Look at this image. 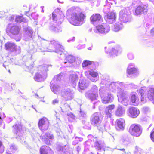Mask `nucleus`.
Instances as JSON below:
<instances>
[{
	"label": "nucleus",
	"mask_w": 154,
	"mask_h": 154,
	"mask_svg": "<svg viewBox=\"0 0 154 154\" xmlns=\"http://www.w3.org/2000/svg\"><path fill=\"white\" fill-rule=\"evenodd\" d=\"M101 84L105 85V87L112 92H115L117 91V94L119 90L123 91L125 88L124 84L123 82H111L110 81L109 77L102 79Z\"/></svg>",
	"instance_id": "3"
},
{
	"label": "nucleus",
	"mask_w": 154,
	"mask_h": 154,
	"mask_svg": "<svg viewBox=\"0 0 154 154\" xmlns=\"http://www.w3.org/2000/svg\"><path fill=\"white\" fill-rule=\"evenodd\" d=\"M118 150H120L122 151V152H123L124 153H125V150L124 149L122 148V149H117Z\"/></svg>",
	"instance_id": "60"
},
{
	"label": "nucleus",
	"mask_w": 154,
	"mask_h": 154,
	"mask_svg": "<svg viewBox=\"0 0 154 154\" xmlns=\"http://www.w3.org/2000/svg\"><path fill=\"white\" fill-rule=\"evenodd\" d=\"M98 128L99 130L101 131L102 132L105 131H106L105 127L104 125L102 126L101 127H98Z\"/></svg>",
	"instance_id": "55"
},
{
	"label": "nucleus",
	"mask_w": 154,
	"mask_h": 154,
	"mask_svg": "<svg viewBox=\"0 0 154 154\" xmlns=\"http://www.w3.org/2000/svg\"><path fill=\"white\" fill-rule=\"evenodd\" d=\"M67 115L69 117L68 118V120L69 121L72 122L75 119V116L71 112L68 113Z\"/></svg>",
	"instance_id": "46"
},
{
	"label": "nucleus",
	"mask_w": 154,
	"mask_h": 154,
	"mask_svg": "<svg viewBox=\"0 0 154 154\" xmlns=\"http://www.w3.org/2000/svg\"><path fill=\"white\" fill-rule=\"evenodd\" d=\"M57 2L59 3H63V2H60V1H59V0H57Z\"/></svg>",
	"instance_id": "64"
},
{
	"label": "nucleus",
	"mask_w": 154,
	"mask_h": 154,
	"mask_svg": "<svg viewBox=\"0 0 154 154\" xmlns=\"http://www.w3.org/2000/svg\"><path fill=\"white\" fill-rule=\"evenodd\" d=\"M132 87L133 88H137V85H135L134 84H132Z\"/></svg>",
	"instance_id": "62"
},
{
	"label": "nucleus",
	"mask_w": 154,
	"mask_h": 154,
	"mask_svg": "<svg viewBox=\"0 0 154 154\" xmlns=\"http://www.w3.org/2000/svg\"><path fill=\"white\" fill-rule=\"evenodd\" d=\"M138 69L135 67L134 64L130 63L127 68V76L128 77L137 76L138 75Z\"/></svg>",
	"instance_id": "13"
},
{
	"label": "nucleus",
	"mask_w": 154,
	"mask_h": 154,
	"mask_svg": "<svg viewBox=\"0 0 154 154\" xmlns=\"http://www.w3.org/2000/svg\"><path fill=\"white\" fill-rule=\"evenodd\" d=\"M23 39L28 41L32 37L33 32L32 29L30 27H23Z\"/></svg>",
	"instance_id": "19"
},
{
	"label": "nucleus",
	"mask_w": 154,
	"mask_h": 154,
	"mask_svg": "<svg viewBox=\"0 0 154 154\" xmlns=\"http://www.w3.org/2000/svg\"><path fill=\"white\" fill-rule=\"evenodd\" d=\"M42 140H44V141H45V143L47 144H49L50 143V142L49 140L47 138H45L44 139H43Z\"/></svg>",
	"instance_id": "57"
},
{
	"label": "nucleus",
	"mask_w": 154,
	"mask_h": 154,
	"mask_svg": "<svg viewBox=\"0 0 154 154\" xmlns=\"http://www.w3.org/2000/svg\"><path fill=\"white\" fill-rule=\"evenodd\" d=\"M40 154H54L53 151L48 146H44L40 149Z\"/></svg>",
	"instance_id": "30"
},
{
	"label": "nucleus",
	"mask_w": 154,
	"mask_h": 154,
	"mask_svg": "<svg viewBox=\"0 0 154 154\" xmlns=\"http://www.w3.org/2000/svg\"><path fill=\"white\" fill-rule=\"evenodd\" d=\"M129 116L133 118H136L139 115L140 111L137 108L131 106L128 109Z\"/></svg>",
	"instance_id": "24"
},
{
	"label": "nucleus",
	"mask_w": 154,
	"mask_h": 154,
	"mask_svg": "<svg viewBox=\"0 0 154 154\" xmlns=\"http://www.w3.org/2000/svg\"><path fill=\"white\" fill-rule=\"evenodd\" d=\"M123 28V26L121 23H117L114 25L113 29V31L118 32L122 30Z\"/></svg>",
	"instance_id": "39"
},
{
	"label": "nucleus",
	"mask_w": 154,
	"mask_h": 154,
	"mask_svg": "<svg viewBox=\"0 0 154 154\" xmlns=\"http://www.w3.org/2000/svg\"><path fill=\"white\" fill-rule=\"evenodd\" d=\"M127 142L128 141L126 138L124 136H122L120 139V142L124 145L126 144Z\"/></svg>",
	"instance_id": "48"
},
{
	"label": "nucleus",
	"mask_w": 154,
	"mask_h": 154,
	"mask_svg": "<svg viewBox=\"0 0 154 154\" xmlns=\"http://www.w3.org/2000/svg\"><path fill=\"white\" fill-rule=\"evenodd\" d=\"M116 18L115 14L112 12L107 13L105 17V19L107 23L111 24L116 21Z\"/></svg>",
	"instance_id": "25"
},
{
	"label": "nucleus",
	"mask_w": 154,
	"mask_h": 154,
	"mask_svg": "<svg viewBox=\"0 0 154 154\" xmlns=\"http://www.w3.org/2000/svg\"><path fill=\"white\" fill-rule=\"evenodd\" d=\"M50 89L54 93L57 94L60 90V86L57 83L54 82L53 81L50 82Z\"/></svg>",
	"instance_id": "31"
},
{
	"label": "nucleus",
	"mask_w": 154,
	"mask_h": 154,
	"mask_svg": "<svg viewBox=\"0 0 154 154\" xmlns=\"http://www.w3.org/2000/svg\"><path fill=\"white\" fill-rule=\"evenodd\" d=\"M74 91L68 88H65L62 90L61 92V96L63 100L66 101L73 99L74 97Z\"/></svg>",
	"instance_id": "8"
},
{
	"label": "nucleus",
	"mask_w": 154,
	"mask_h": 154,
	"mask_svg": "<svg viewBox=\"0 0 154 154\" xmlns=\"http://www.w3.org/2000/svg\"><path fill=\"white\" fill-rule=\"evenodd\" d=\"M85 75L88 78L93 82H95L99 79L98 73L92 70L85 71Z\"/></svg>",
	"instance_id": "16"
},
{
	"label": "nucleus",
	"mask_w": 154,
	"mask_h": 154,
	"mask_svg": "<svg viewBox=\"0 0 154 154\" xmlns=\"http://www.w3.org/2000/svg\"><path fill=\"white\" fill-rule=\"evenodd\" d=\"M107 3L108 4H113L115 3V4H116V2L115 0H106V3Z\"/></svg>",
	"instance_id": "52"
},
{
	"label": "nucleus",
	"mask_w": 154,
	"mask_h": 154,
	"mask_svg": "<svg viewBox=\"0 0 154 154\" xmlns=\"http://www.w3.org/2000/svg\"><path fill=\"white\" fill-rule=\"evenodd\" d=\"M151 33L152 35H154V28H152L151 30Z\"/></svg>",
	"instance_id": "61"
},
{
	"label": "nucleus",
	"mask_w": 154,
	"mask_h": 154,
	"mask_svg": "<svg viewBox=\"0 0 154 154\" xmlns=\"http://www.w3.org/2000/svg\"><path fill=\"white\" fill-rule=\"evenodd\" d=\"M79 72H76V73H74L71 75L69 77L70 80H71V82L73 84H75L78 79V74H79Z\"/></svg>",
	"instance_id": "35"
},
{
	"label": "nucleus",
	"mask_w": 154,
	"mask_h": 154,
	"mask_svg": "<svg viewBox=\"0 0 154 154\" xmlns=\"http://www.w3.org/2000/svg\"><path fill=\"white\" fill-rule=\"evenodd\" d=\"M115 107V106L113 104L109 105L106 107L105 112L106 115L107 117L110 118L111 117L112 113Z\"/></svg>",
	"instance_id": "32"
},
{
	"label": "nucleus",
	"mask_w": 154,
	"mask_h": 154,
	"mask_svg": "<svg viewBox=\"0 0 154 154\" xmlns=\"http://www.w3.org/2000/svg\"><path fill=\"white\" fill-rule=\"evenodd\" d=\"M63 73H61L58 75H56L54 77L52 81H53L54 82L57 83L58 81H60L61 78L63 77Z\"/></svg>",
	"instance_id": "40"
},
{
	"label": "nucleus",
	"mask_w": 154,
	"mask_h": 154,
	"mask_svg": "<svg viewBox=\"0 0 154 154\" xmlns=\"http://www.w3.org/2000/svg\"><path fill=\"white\" fill-rule=\"evenodd\" d=\"M45 136L47 137L50 139H52L54 138V137L52 134H51L50 133H48L45 134Z\"/></svg>",
	"instance_id": "51"
},
{
	"label": "nucleus",
	"mask_w": 154,
	"mask_h": 154,
	"mask_svg": "<svg viewBox=\"0 0 154 154\" xmlns=\"http://www.w3.org/2000/svg\"><path fill=\"white\" fill-rule=\"evenodd\" d=\"M125 109L124 107L120 105H118L115 111L116 115L118 117H122L125 114Z\"/></svg>",
	"instance_id": "29"
},
{
	"label": "nucleus",
	"mask_w": 154,
	"mask_h": 154,
	"mask_svg": "<svg viewBox=\"0 0 154 154\" xmlns=\"http://www.w3.org/2000/svg\"><path fill=\"white\" fill-rule=\"evenodd\" d=\"M100 114L99 112H96L93 114L91 117V124L95 126L97 125L101 122Z\"/></svg>",
	"instance_id": "22"
},
{
	"label": "nucleus",
	"mask_w": 154,
	"mask_h": 154,
	"mask_svg": "<svg viewBox=\"0 0 154 154\" xmlns=\"http://www.w3.org/2000/svg\"><path fill=\"white\" fill-rule=\"evenodd\" d=\"M57 149L63 154H71L72 153V149L69 148L68 144L59 145L58 146Z\"/></svg>",
	"instance_id": "21"
},
{
	"label": "nucleus",
	"mask_w": 154,
	"mask_h": 154,
	"mask_svg": "<svg viewBox=\"0 0 154 154\" xmlns=\"http://www.w3.org/2000/svg\"><path fill=\"white\" fill-rule=\"evenodd\" d=\"M79 141H82L83 140V139L82 138L78 137Z\"/></svg>",
	"instance_id": "63"
},
{
	"label": "nucleus",
	"mask_w": 154,
	"mask_h": 154,
	"mask_svg": "<svg viewBox=\"0 0 154 154\" xmlns=\"http://www.w3.org/2000/svg\"><path fill=\"white\" fill-rule=\"evenodd\" d=\"M91 91L92 92V93L88 92L86 93V97L92 101L97 99V98L98 97V88L96 85H92L91 89Z\"/></svg>",
	"instance_id": "14"
},
{
	"label": "nucleus",
	"mask_w": 154,
	"mask_h": 154,
	"mask_svg": "<svg viewBox=\"0 0 154 154\" xmlns=\"http://www.w3.org/2000/svg\"><path fill=\"white\" fill-rule=\"evenodd\" d=\"M59 100L57 99H55L54 100L52 101L53 104L54 105L56 103H58Z\"/></svg>",
	"instance_id": "58"
},
{
	"label": "nucleus",
	"mask_w": 154,
	"mask_h": 154,
	"mask_svg": "<svg viewBox=\"0 0 154 154\" xmlns=\"http://www.w3.org/2000/svg\"><path fill=\"white\" fill-rule=\"evenodd\" d=\"M130 16L128 11L126 8H124L120 11L119 19L121 21L126 23L130 20Z\"/></svg>",
	"instance_id": "12"
},
{
	"label": "nucleus",
	"mask_w": 154,
	"mask_h": 154,
	"mask_svg": "<svg viewBox=\"0 0 154 154\" xmlns=\"http://www.w3.org/2000/svg\"><path fill=\"white\" fill-rule=\"evenodd\" d=\"M94 146L96 149L99 150L102 149L104 150L105 145L103 141L99 140L96 141Z\"/></svg>",
	"instance_id": "33"
},
{
	"label": "nucleus",
	"mask_w": 154,
	"mask_h": 154,
	"mask_svg": "<svg viewBox=\"0 0 154 154\" xmlns=\"http://www.w3.org/2000/svg\"><path fill=\"white\" fill-rule=\"evenodd\" d=\"M130 101L134 106L137 105L139 103V100L137 94L136 93H132L130 95Z\"/></svg>",
	"instance_id": "28"
},
{
	"label": "nucleus",
	"mask_w": 154,
	"mask_h": 154,
	"mask_svg": "<svg viewBox=\"0 0 154 154\" xmlns=\"http://www.w3.org/2000/svg\"><path fill=\"white\" fill-rule=\"evenodd\" d=\"M91 64V62L89 61L85 60L83 61L82 66L83 69H85L86 68Z\"/></svg>",
	"instance_id": "43"
},
{
	"label": "nucleus",
	"mask_w": 154,
	"mask_h": 154,
	"mask_svg": "<svg viewBox=\"0 0 154 154\" xmlns=\"http://www.w3.org/2000/svg\"><path fill=\"white\" fill-rule=\"evenodd\" d=\"M137 91L140 95V101L142 103L146 102L147 98L150 100L152 101L154 104V85H149L147 88L145 86L142 87Z\"/></svg>",
	"instance_id": "1"
},
{
	"label": "nucleus",
	"mask_w": 154,
	"mask_h": 154,
	"mask_svg": "<svg viewBox=\"0 0 154 154\" xmlns=\"http://www.w3.org/2000/svg\"><path fill=\"white\" fill-rule=\"evenodd\" d=\"M79 88L82 90L85 89L88 85V83L84 79L80 80L79 82Z\"/></svg>",
	"instance_id": "36"
},
{
	"label": "nucleus",
	"mask_w": 154,
	"mask_h": 154,
	"mask_svg": "<svg viewBox=\"0 0 154 154\" xmlns=\"http://www.w3.org/2000/svg\"><path fill=\"white\" fill-rule=\"evenodd\" d=\"M24 19L22 16H18L16 17L15 19V21L18 23H20L21 22L23 21Z\"/></svg>",
	"instance_id": "47"
},
{
	"label": "nucleus",
	"mask_w": 154,
	"mask_h": 154,
	"mask_svg": "<svg viewBox=\"0 0 154 154\" xmlns=\"http://www.w3.org/2000/svg\"><path fill=\"white\" fill-rule=\"evenodd\" d=\"M147 5H142L138 6L135 9V14L136 15H140L147 14L148 7Z\"/></svg>",
	"instance_id": "18"
},
{
	"label": "nucleus",
	"mask_w": 154,
	"mask_h": 154,
	"mask_svg": "<svg viewBox=\"0 0 154 154\" xmlns=\"http://www.w3.org/2000/svg\"><path fill=\"white\" fill-rule=\"evenodd\" d=\"M90 20L92 23L94 25L102 21L101 16L98 14H94L90 17Z\"/></svg>",
	"instance_id": "27"
},
{
	"label": "nucleus",
	"mask_w": 154,
	"mask_h": 154,
	"mask_svg": "<svg viewBox=\"0 0 154 154\" xmlns=\"http://www.w3.org/2000/svg\"><path fill=\"white\" fill-rule=\"evenodd\" d=\"M49 66L44 65L39 66L38 67V72L35 73L34 77L35 81L38 82L43 81L47 77V71L48 70Z\"/></svg>",
	"instance_id": "5"
},
{
	"label": "nucleus",
	"mask_w": 154,
	"mask_h": 154,
	"mask_svg": "<svg viewBox=\"0 0 154 154\" xmlns=\"http://www.w3.org/2000/svg\"><path fill=\"white\" fill-rule=\"evenodd\" d=\"M5 48L6 50L11 51H15L18 53L20 52V47L16 48L15 44L10 42H8L5 44Z\"/></svg>",
	"instance_id": "20"
},
{
	"label": "nucleus",
	"mask_w": 154,
	"mask_h": 154,
	"mask_svg": "<svg viewBox=\"0 0 154 154\" xmlns=\"http://www.w3.org/2000/svg\"><path fill=\"white\" fill-rule=\"evenodd\" d=\"M102 101L104 104H107L112 102L114 100V96L113 94L110 93L106 94L101 97Z\"/></svg>",
	"instance_id": "23"
},
{
	"label": "nucleus",
	"mask_w": 154,
	"mask_h": 154,
	"mask_svg": "<svg viewBox=\"0 0 154 154\" xmlns=\"http://www.w3.org/2000/svg\"><path fill=\"white\" fill-rule=\"evenodd\" d=\"M110 30L109 25L105 23L96 26L94 30L96 33L106 34Z\"/></svg>",
	"instance_id": "11"
},
{
	"label": "nucleus",
	"mask_w": 154,
	"mask_h": 154,
	"mask_svg": "<svg viewBox=\"0 0 154 154\" xmlns=\"http://www.w3.org/2000/svg\"><path fill=\"white\" fill-rule=\"evenodd\" d=\"M85 15L82 13H77L74 10L72 14L70 23L74 25L79 26L83 23L84 21Z\"/></svg>",
	"instance_id": "6"
},
{
	"label": "nucleus",
	"mask_w": 154,
	"mask_h": 154,
	"mask_svg": "<svg viewBox=\"0 0 154 154\" xmlns=\"http://www.w3.org/2000/svg\"><path fill=\"white\" fill-rule=\"evenodd\" d=\"M49 44L47 49L45 51L48 52H55L58 54V57L61 60H66V56L64 53V49L63 46L58 42L55 40L47 41Z\"/></svg>",
	"instance_id": "2"
},
{
	"label": "nucleus",
	"mask_w": 154,
	"mask_h": 154,
	"mask_svg": "<svg viewBox=\"0 0 154 154\" xmlns=\"http://www.w3.org/2000/svg\"><path fill=\"white\" fill-rule=\"evenodd\" d=\"M78 139V137H76L75 138L74 140L72 142V144L73 145H75L78 143L79 141Z\"/></svg>",
	"instance_id": "56"
},
{
	"label": "nucleus",
	"mask_w": 154,
	"mask_h": 154,
	"mask_svg": "<svg viewBox=\"0 0 154 154\" xmlns=\"http://www.w3.org/2000/svg\"><path fill=\"white\" fill-rule=\"evenodd\" d=\"M129 132L132 135L136 137H139L142 133L141 127L138 124H132L130 127Z\"/></svg>",
	"instance_id": "9"
},
{
	"label": "nucleus",
	"mask_w": 154,
	"mask_h": 154,
	"mask_svg": "<svg viewBox=\"0 0 154 154\" xmlns=\"http://www.w3.org/2000/svg\"><path fill=\"white\" fill-rule=\"evenodd\" d=\"M104 8L103 9V11L105 13H108L110 11V4H108L107 3L104 5Z\"/></svg>",
	"instance_id": "42"
},
{
	"label": "nucleus",
	"mask_w": 154,
	"mask_h": 154,
	"mask_svg": "<svg viewBox=\"0 0 154 154\" xmlns=\"http://www.w3.org/2000/svg\"><path fill=\"white\" fill-rule=\"evenodd\" d=\"M143 152V150L137 146L135 147L134 153L135 154H141Z\"/></svg>",
	"instance_id": "45"
},
{
	"label": "nucleus",
	"mask_w": 154,
	"mask_h": 154,
	"mask_svg": "<svg viewBox=\"0 0 154 154\" xmlns=\"http://www.w3.org/2000/svg\"><path fill=\"white\" fill-rule=\"evenodd\" d=\"M64 17L62 11H60V9L59 8L56 9L52 14V17L53 21L55 22L57 21L59 24H61L63 21Z\"/></svg>",
	"instance_id": "10"
},
{
	"label": "nucleus",
	"mask_w": 154,
	"mask_h": 154,
	"mask_svg": "<svg viewBox=\"0 0 154 154\" xmlns=\"http://www.w3.org/2000/svg\"><path fill=\"white\" fill-rule=\"evenodd\" d=\"M125 125V120L123 119L120 118L116 120L115 127L117 131L123 130L124 129Z\"/></svg>",
	"instance_id": "26"
},
{
	"label": "nucleus",
	"mask_w": 154,
	"mask_h": 154,
	"mask_svg": "<svg viewBox=\"0 0 154 154\" xmlns=\"http://www.w3.org/2000/svg\"><path fill=\"white\" fill-rule=\"evenodd\" d=\"M50 29L53 32L56 33L62 31V29L60 28H58L57 27L52 26L50 27Z\"/></svg>",
	"instance_id": "41"
},
{
	"label": "nucleus",
	"mask_w": 154,
	"mask_h": 154,
	"mask_svg": "<svg viewBox=\"0 0 154 154\" xmlns=\"http://www.w3.org/2000/svg\"><path fill=\"white\" fill-rule=\"evenodd\" d=\"M14 129H15L16 134L18 135L16 137V138L18 140H20V142L23 143L25 142L24 140V137H22V133L23 132L22 130V126L20 124H16L13 126Z\"/></svg>",
	"instance_id": "15"
},
{
	"label": "nucleus",
	"mask_w": 154,
	"mask_h": 154,
	"mask_svg": "<svg viewBox=\"0 0 154 154\" xmlns=\"http://www.w3.org/2000/svg\"><path fill=\"white\" fill-rule=\"evenodd\" d=\"M127 57L129 60H132L134 58V56L133 54L131 53H128L127 54Z\"/></svg>",
	"instance_id": "50"
},
{
	"label": "nucleus",
	"mask_w": 154,
	"mask_h": 154,
	"mask_svg": "<svg viewBox=\"0 0 154 154\" xmlns=\"http://www.w3.org/2000/svg\"><path fill=\"white\" fill-rule=\"evenodd\" d=\"M66 60V61H65L64 63L65 64H67L66 65V66H70V64L74 63L75 60V57L74 56L72 55H69L67 56Z\"/></svg>",
	"instance_id": "34"
},
{
	"label": "nucleus",
	"mask_w": 154,
	"mask_h": 154,
	"mask_svg": "<svg viewBox=\"0 0 154 154\" xmlns=\"http://www.w3.org/2000/svg\"><path fill=\"white\" fill-rule=\"evenodd\" d=\"M143 111L146 113H148L150 112V109L147 107H144L143 108Z\"/></svg>",
	"instance_id": "49"
},
{
	"label": "nucleus",
	"mask_w": 154,
	"mask_h": 154,
	"mask_svg": "<svg viewBox=\"0 0 154 154\" xmlns=\"http://www.w3.org/2000/svg\"><path fill=\"white\" fill-rule=\"evenodd\" d=\"M121 50V48H112L111 51L109 52V55L113 56H117L119 54V52L120 53Z\"/></svg>",
	"instance_id": "37"
},
{
	"label": "nucleus",
	"mask_w": 154,
	"mask_h": 154,
	"mask_svg": "<svg viewBox=\"0 0 154 154\" xmlns=\"http://www.w3.org/2000/svg\"><path fill=\"white\" fill-rule=\"evenodd\" d=\"M79 118L80 119H86L87 117L86 113L83 111L81 110L79 114Z\"/></svg>",
	"instance_id": "44"
},
{
	"label": "nucleus",
	"mask_w": 154,
	"mask_h": 154,
	"mask_svg": "<svg viewBox=\"0 0 154 154\" xmlns=\"http://www.w3.org/2000/svg\"><path fill=\"white\" fill-rule=\"evenodd\" d=\"M150 136L151 140L152 141L154 142V128L151 132Z\"/></svg>",
	"instance_id": "53"
},
{
	"label": "nucleus",
	"mask_w": 154,
	"mask_h": 154,
	"mask_svg": "<svg viewBox=\"0 0 154 154\" xmlns=\"http://www.w3.org/2000/svg\"><path fill=\"white\" fill-rule=\"evenodd\" d=\"M75 40V37H72V39H70L68 40L67 41L68 42H70L71 41H74Z\"/></svg>",
	"instance_id": "59"
},
{
	"label": "nucleus",
	"mask_w": 154,
	"mask_h": 154,
	"mask_svg": "<svg viewBox=\"0 0 154 154\" xmlns=\"http://www.w3.org/2000/svg\"><path fill=\"white\" fill-rule=\"evenodd\" d=\"M117 96L119 102L125 106H127L128 104L129 95L127 91L120 90L118 92Z\"/></svg>",
	"instance_id": "7"
},
{
	"label": "nucleus",
	"mask_w": 154,
	"mask_h": 154,
	"mask_svg": "<svg viewBox=\"0 0 154 154\" xmlns=\"http://www.w3.org/2000/svg\"><path fill=\"white\" fill-rule=\"evenodd\" d=\"M38 126L39 129L42 131L47 130L49 126L48 119L45 117L41 119L39 121Z\"/></svg>",
	"instance_id": "17"
},
{
	"label": "nucleus",
	"mask_w": 154,
	"mask_h": 154,
	"mask_svg": "<svg viewBox=\"0 0 154 154\" xmlns=\"http://www.w3.org/2000/svg\"><path fill=\"white\" fill-rule=\"evenodd\" d=\"M20 31V29L18 26L12 24H8L6 29L7 34L17 41H19L21 39V37L19 34Z\"/></svg>",
	"instance_id": "4"
},
{
	"label": "nucleus",
	"mask_w": 154,
	"mask_h": 154,
	"mask_svg": "<svg viewBox=\"0 0 154 154\" xmlns=\"http://www.w3.org/2000/svg\"><path fill=\"white\" fill-rule=\"evenodd\" d=\"M17 148L15 145L11 144L10 145V148L6 151L7 154H13L16 151Z\"/></svg>",
	"instance_id": "38"
},
{
	"label": "nucleus",
	"mask_w": 154,
	"mask_h": 154,
	"mask_svg": "<svg viewBox=\"0 0 154 154\" xmlns=\"http://www.w3.org/2000/svg\"><path fill=\"white\" fill-rule=\"evenodd\" d=\"M4 151V147L0 141V154H2Z\"/></svg>",
	"instance_id": "54"
}]
</instances>
